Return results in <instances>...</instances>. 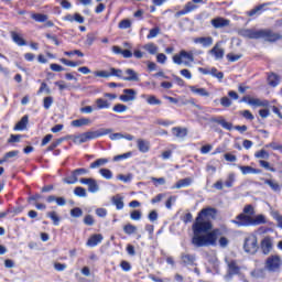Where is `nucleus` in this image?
<instances>
[{
    "label": "nucleus",
    "mask_w": 282,
    "mask_h": 282,
    "mask_svg": "<svg viewBox=\"0 0 282 282\" xmlns=\"http://www.w3.org/2000/svg\"><path fill=\"white\" fill-rule=\"evenodd\" d=\"M198 217L204 219V217H210V219H217V209L215 207H207L198 213Z\"/></svg>",
    "instance_id": "obj_14"
},
{
    "label": "nucleus",
    "mask_w": 282,
    "mask_h": 282,
    "mask_svg": "<svg viewBox=\"0 0 282 282\" xmlns=\"http://www.w3.org/2000/svg\"><path fill=\"white\" fill-rule=\"evenodd\" d=\"M130 219H132V221H140V219H142V212L134 209L130 213Z\"/></svg>",
    "instance_id": "obj_48"
},
{
    "label": "nucleus",
    "mask_w": 282,
    "mask_h": 282,
    "mask_svg": "<svg viewBox=\"0 0 282 282\" xmlns=\"http://www.w3.org/2000/svg\"><path fill=\"white\" fill-rule=\"evenodd\" d=\"M54 105V97L48 96L43 99V107L44 109H50Z\"/></svg>",
    "instance_id": "obj_49"
},
{
    "label": "nucleus",
    "mask_w": 282,
    "mask_h": 282,
    "mask_svg": "<svg viewBox=\"0 0 282 282\" xmlns=\"http://www.w3.org/2000/svg\"><path fill=\"white\" fill-rule=\"evenodd\" d=\"M109 133H113V130L109 128H101L96 131H88L76 135L73 141L75 144H85V142H89V140H96L97 138H102V135H109Z\"/></svg>",
    "instance_id": "obj_4"
},
{
    "label": "nucleus",
    "mask_w": 282,
    "mask_h": 282,
    "mask_svg": "<svg viewBox=\"0 0 282 282\" xmlns=\"http://www.w3.org/2000/svg\"><path fill=\"white\" fill-rule=\"evenodd\" d=\"M127 106L122 105V104H117L113 106L112 111H115L116 113H124V111H127Z\"/></svg>",
    "instance_id": "obj_51"
},
{
    "label": "nucleus",
    "mask_w": 282,
    "mask_h": 282,
    "mask_svg": "<svg viewBox=\"0 0 282 282\" xmlns=\"http://www.w3.org/2000/svg\"><path fill=\"white\" fill-rule=\"evenodd\" d=\"M70 217H74L75 219L83 217V209L80 207H74L70 209Z\"/></svg>",
    "instance_id": "obj_46"
},
{
    "label": "nucleus",
    "mask_w": 282,
    "mask_h": 282,
    "mask_svg": "<svg viewBox=\"0 0 282 282\" xmlns=\"http://www.w3.org/2000/svg\"><path fill=\"white\" fill-rule=\"evenodd\" d=\"M228 271L225 275V281H232V276L239 274L241 272V268L237 264V261L232 260L230 262H227Z\"/></svg>",
    "instance_id": "obj_9"
},
{
    "label": "nucleus",
    "mask_w": 282,
    "mask_h": 282,
    "mask_svg": "<svg viewBox=\"0 0 282 282\" xmlns=\"http://www.w3.org/2000/svg\"><path fill=\"white\" fill-rule=\"evenodd\" d=\"M110 76H116L117 78H121L123 80L124 76H122V69L111 67L109 72Z\"/></svg>",
    "instance_id": "obj_45"
},
{
    "label": "nucleus",
    "mask_w": 282,
    "mask_h": 282,
    "mask_svg": "<svg viewBox=\"0 0 282 282\" xmlns=\"http://www.w3.org/2000/svg\"><path fill=\"white\" fill-rule=\"evenodd\" d=\"M212 25L216 30H219L221 28H228V25H230V20L224 18H216L212 20Z\"/></svg>",
    "instance_id": "obj_16"
},
{
    "label": "nucleus",
    "mask_w": 282,
    "mask_h": 282,
    "mask_svg": "<svg viewBox=\"0 0 282 282\" xmlns=\"http://www.w3.org/2000/svg\"><path fill=\"white\" fill-rule=\"evenodd\" d=\"M127 77H123V80H128L130 83H140V75L133 70V68L126 69Z\"/></svg>",
    "instance_id": "obj_17"
},
{
    "label": "nucleus",
    "mask_w": 282,
    "mask_h": 282,
    "mask_svg": "<svg viewBox=\"0 0 282 282\" xmlns=\"http://www.w3.org/2000/svg\"><path fill=\"white\" fill-rule=\"evenodd\" d=\"M99 173H100L101 177H104L105 180L113 178V172H111V170H109V169H100Z\"/></svg>",
    "instance_id": "obj_41"
},
{
    "label": "nucleus",
    "mask_w": 282,
    "mask_h": 282,
    "mask_svg": "<svg viewBox=\"0 0 282 282\" xmlns=\"http://www.w3.org/2000/svg\"><path fill=\"white\" fill-rule=\"evenodd\" d=\"M259 165L262 169H265V171H270L271 173H276V169L270 166V162L265 161V160H260L259 161Z\"/></svg>",
    "instance_id": "obj_42"
},
{
    "label": "nucleus",
    "mask_w": 282,
    "mask_h": 282,
    "mask_svg": "<svg viewBox=\"0 0 282 282\" xmlns=\"http://www.w3.org/2000/svg\"><path fill=\"white\" fill-rule=\"evenodd\" d=\"M240 36L245 39H263L269 41V43H274L281 39V34L274 33L270 30H254V29H243L239 31Z\"/></svg>",
    "instance_id": "obj_3"
},
{
    "label": "nucleus",
    "mask_w": 282,
    "mask_h": 282,
    "mask_svg": "<svg viewBox=\"0 0 282 282\" xmlns=\"http://www.w3.org/2000/svg\"><path fill=\"white\" fill-rule=\"evenodd\" d=\"M172 133L175 138L184 140L188 135V129L182 127L172 128Z\"/></svg>",
    "instance_id": "obj_19"
},
{
    "label": "nucleus",
    "mask_w": 282,
    "mask_h": 282,
    "mask_svg": "<svg viewBox=\"0 0 282 282\" xmlns=\"http://www.w3.org/2000/svg\"><path fill=\"white\" fill-rule=\"evenodd\" d=\"M94 75L97 76L98 78H111L110 73L107 70H96Z\"/></svg>",
    "instance_id": "obj_57"
},
{
    "label": "nucleus",
    "mask_w": 282,
    "mask_h": 282,
    "mask_svg": "<svg viewBox=\"0 0 282 282\" xmlns=\"http://www.w3.org/2000/svg\"><path fill=\"white\" fill-rule=\"evenodd\" d=\"M268 83H269L270 87H276L279 85V75L271 73L268 76Z\"/></svg>",
    "instance_id": "obj_38"
},
{
    "label": "nucleus",
    "mask_w": 282,
    "mask_h": 282,
    "mask_svg": "<svg viewBox=\"0 0 282 282\" xmlns=\"http://www.w3.org/2000/svg\"><path fill=\"white\" fill-rule=\"evenodd\" d=\"M264 181V184L271 188L274 193H281V185L276 183L274 180L269 178H262Z\"/></svg>",
    "instance_id": "obj_28"
},
{
    "label": "nucleus",
    "mask_w": 282,
    "mask_h": 282,
    "mask_svg": "<svg viewBox=\"0 0 282 282\" xmlns=\"http://www.w3.org/2000/svg\"><path fill=\"white\" fill-rule=\"evenodd\" d=\"M59 61H61V63H63V65H66L67 67H78V65H80V63L72 62L67 58H61Z\"/></svg>",
    "instance_id": "obj_55"
},
{
    "label": "nucleus",
    "mask_w": 282,
    "mask_h": 282,
    "mask_svg": "<svg viewBox=\"0 0 282 282\" xmlns=\"http://www.w3.org/2000/svg\"><path fill=\"white\" fill-rule=\"evenodd\" d=\"M181 260L184 263V265H195V261L197 260V258L195 257V254L182 253Z\"/></svg>",
    "instance_id": "obj_23"
},
{
    "label": "nucleus",
    "mask_w": 282,
    "mask_h": 282,
    "mask_svg": "<svg viewBox=\"0 0 282 282\" xmlns=\"http://www.w3.org/2000/svg\"><path fill=\"white\" fill-rule=\"evenodd\" d=\"M235 180H236V175L235 173H229L227 176V180L225 181V186L226 188H232V186L235 185Z\"/></svg>",
    "instance_id": "obj_40"
},
{
    "label": "nucleus",
    "mask_w": 282,
    "mask_h": 282,
    "mask_svg": "<svg viewBox=\"0 0 282 282\" xmlns=\"http://www.w3.org/2000/svg\"><path fill=\"white\" fill-rule=\"evenodd\" d=\"M31 19H33V21H36L37 23H45V21H47V14L32 13Z\"/></svg>",
    "instance_id": "obj_36"
},
{
    "label": "nucleus",
    "mask_w": 282,
    "mask_h": 282,
    "mask_svg": "<svg viewBox=\"0 0 282 282\" xmlns=\"http://www.w3.org/2000/svg\"><path fill=\"white\" fill-rule=\"evenodd\" d=\"M152 182L154 186H164V184H166V180L164 177H152Z\"/></svg>",
    "instance_id": "obj_61"
},
{
    "label": "nucleus",
    "mask_w": 282,
    "mask_h": 282,
    "mask_svg": "<svg viewBox=\"0 0 282 282\" xmlns=\"http://www.w3.org/2000/svg\"><path fill=\"white\" fill-rule=\"evenodd\" d=\"M260 248L262 250V254H270L272 252V237L267 236L261 240Z\"/></svg>",
    "instance_id": "obj_12"
},
{
    "label": "nucleus",
    "mask_w": 282,
    "mask_h": 282,
    "mask_svg": "<svg viewBox=\"0 0 282 282\" xmlns=\"http://www.w3.org/2000/svg\"><path fill=\"white\" fill-rule=\"evenodd\" d=\"M174 65H184L185 67H192L193 63H195V56L193 52H188L185 50L180 51V53L175 54L172 57Z\"/></svg>",
    "instance_id": "obj_5"
},
{
    "label": "nucleus",
    "mask_w": 282,
    "mask_h": 282,
    "mask_svg": "<svg viewBox=\"0 0 282 282\" xmlns=\"http://www.w3.org/2000/svg\"><path fill=\"white\" fill-rule=\"evenodd\" d=\"M265 149H272L273 151H281L282 152V145L276 142H271L264 145Z\"/></svg>",
    "instance_id": "obj_53"
},
{
    "label": "nucleus",
    "mask_w": 282,
    "mask_h": 282,
    "mask_svg": "<svg viewBox=\"0 0 282 282\" xmlns=\"http://www.w3.org/2000/svg\"><path fill=\"white\" fill-rule=\"evenodd\" d=\"M74 194L77 197H87V189H85L84 187L78 186V187H75Z\"/></svg>",
    "instance_id": "obj_50"
},
{
    "label": "nucleus",
    "mask_w": 282,
    "mask_h": 282,
    "mask_svg": "<svg viewBox=\"0 0 282 282\" xmlns=\"http://www.w3.org/2000/svg\"><path fill=\"white\" fill-rule=\"evenodd\" d=\"M109 162L108 159H98L90 164V169H98V166H105Z\"/></svg>",
    "instance_id": "obj_44"
},
{
    "label": "nucleus",
    "mask_w": 282,
    "mask_h": 282,
    "mask_svg": "<svg viewBox=\"0 0 282 282\" xmlns=\"http://www.w3.org/2000/svg\"><path fill=\"white\" fill-rule=\"evenodd\" d=\"M46 217H48V219H52L54 226H59L61 217L58 216V214L56 212H48L46 214Z\"/></svg>",
    "instance_id": "obj_34"
},
{
    "label": "nucleus",
    "mask_w": 282,
    "mask_h": 282,
    "mask_svg": "<svg viewBox=\"0 0 282 282\" xmlns=\"http://www.w3.org/2000/svg\"><path fill=\"white\" fill-rule=\"evenodd\" d=\"M193 184V180L189 177L180 180L173 188H186V186H191Z\"/></svg>",
    "instance_id": "obj_32"
},
{
    "label": "nucleus",
    "mask_w": 282,
    "mask_h": 282,
    "mask_svg": "<svg viewBox=\"0 0 282 282\" xmlns=\"http://www.w3.org/2000/svg\"><path fill=\"white\" fill-rule=\"evenodd\" d=\"M45 91L47 95L52 94V89H50V86H47V83L43 82L41 84V87L37 90V94H43Z\"/></svg>",
    "instance_id": "obj_54"
},
{
    "label": "nucleus",
    "mask_w": 282,
    "mask_h": 282,
    "mask_svg": "<svg viewBox=\"0 0 282 282\" xmlns=\"http://www.w3.org/2000/svg\"><path fill=\"white\" fill-rule=\"evenodd\" d=\"M158 34H160V28L151 29L147 39H155V36H158Z\"/></svg>",
    "instance_id": "obj_62"
},
{
    "label": "nucleus",
    "mask_w": 282,
    "mask_h": 282,
    "mask_svg": "<svg viewBox=\"0 0 282 282\" xmlns=\"http://www.w3.org/2000/svg\"><path fill=\"white\" fill-rule=\"evenodd\" d=\"M84 224H85V226H94V224H96V220H94L93 215H86L84 217Z\"/></svg>",
    "instance_id": "obj_60"
},
{
    "label": "nucleus",
    "mask_w": 282,
    "mask_h": 282,
    "mask_svg": "<svg viewBox=\"0 0 282 282\" xmlns=\"http://www.w3.org/2000/svg\"><path fill=\"white\" fill-rule=\"evenodd\" d=\"M249 105L251 107H270V101L268 100H261L259 98H251L249 99Z\"/></svg>",
    "instance_id": "obj_27"
},
{
    "label": "nucleus",
    "mask_w": 282,
    "mask_h": 282,
    "mask_svg": "<svg viewBox=\"0 0 282 282\" xmlns=\"http://www.w3.org/2000/svg\"><path fill=\"white\" fill-rule=\"evenodd\" d=\"M119 99L122 102H131L135 100V91L131 88L123 89V95H120Z\"/></svg>",
    "instance_id": "obj_15"
},
{
    "label": "nucleus",
    "mask_w": 282,
    "mask_h": 282,
    "mask_svg": "<svg viewBox=\"0 0 282 282\" xmlns=\"http://www.w3.org/2000/svg\"><path fill=\"white\" fill-rule=\"evenodd\" d=\"M265 4H260L258 7H256L254 9L248 11V17H254V14H260L261 13V10H263Z\"/></svg>",
    "instance_id": "obj_52"
},
{
    "label": "nucleus",
    "mask_w": 282,
    "mask_h": 282,
    "mask_svg": "<svg viewBox=\"0 0 282 282\" xmlns=\"http://www.w3.org/2000/svg\"><path fill=\"white\" fill-rule=\"evenodd\" d=\"M119 30H129L131 28V20L124 19L121 20L118 24Z\"/></svg>",
    "instance_id": "obj_47"
},
{
    "label": "nucleus",
    "mask_w": 282,
    "mask_h": 282,
    "mask_svg": "<svg viewBox=\"0 0 282 282\" xmlns=\"http://www.w3.org/2000/svg\"><path fill=\"white\" fill-rule=\"evenodd\" d=\"M148 105H162V100L158 99L154 95H151L147 99Z\"/></svg>",
    "instance_id": "obj_56"
},
{
    "label": "nucleus",
    "mask_w": 282,
    "mask_h": 282,
    "mask_svg": "<svg viewBox=\"0 0 282 282\" xmlns=\"http://www.w3.org/2000/svg\"><path fill=\"white\" fill-rule=\"evenodd\" d=\"M89 174V170L79 167L74 170L68 177L63 178L64 184H76L78 177Z\"/></svg>",
    "instance_id": "obj_8"
},
{
    "label": "nucleus",
    "mask_w": 282,
    "mask_h": 282,
    "mask_svg": "<svg viewBox=\"0 0 282 282\" xmlns=\"http://www.w3.org/2000/svg\"><path fill=\"white\" fill-rule=\"evenodd\" d=\"M194 43L196 45H203V47H210V45H213V37L212 36L196 37L194 39Z\"/></svg>",
    "instance_id": "obj_24"
},
{
    "label": "nucleus",
    "mask_w": 282,
    "mask_h": 282,
    "mask_svg": "<svg viewBox=\"0 0 282 282\" xmlns=\"http://www.w3.org/2000/svg\"><path fill=\"white\" fill-rule=\"evenodd\" d=\"M98 191H100V185H98V182L95 178H91L88 183V192L98 193Z\"/></svg>",
    "instance_id": "obj_35"
},
{
    "label": "nucleus",
    "mask_w": 282,
    "mask_h": 282,
    "mask_svg": "<svg viewBox=\"0 0 282 282\" xmlns=\"http://www.w3.org/2000/svg\"><path fill=\"white\" fill-rule=\"evenodd\" d=\"M137 231L138 227H135V225L128 224L123 227V232H126V235H134Z\"/></svg>",
    "instance_id": "obj_43"
},
{
    "label": "nucleus",
    "mask_w": 282,
    "mask_h": 282,
    "mask_svg": "<svg viewBox=\"0 0 282 282\" xmlns=\"http://www.w3.org/2000/svg\"><path fill=\"white\" fill-rule=\"evenodd\" d=\"M220 105L223 107H231L232 100H230V98H228V97H223V98H220Z\"/></svg>",
    "instance_id": "obj_64"
},
{
    "label": "nucleus",
    "mask_w": 282,
    "mask_h": 282,
    "mask_svg": "<svg viewBox=\"0 0 282 282\" xmlns=\"http://www.w3.org/2000/svg\"><path fill=\"white\" fill-rule=\"evenodd\" d=\"M254 158L257 160H270V153L268 151H265L264 149H262L254 153Z\"/></svg>",
    "instance_id": "obj_37"
},
{
    "label": "nucleus",
    "mask_w": 282,
    "mask_h": 282,
    "mask_svg": "<svg viewBox=\"0 0 282 282\" xmlns=\"http://www.w3.org/2000/svg\"><path fill=\"white\" fill-rule=\"evenodd\" d=\"M209 122H215L216 124H220V127H223V129H226L227 131H232V123L226 121V119L221 116L212 117L209 119Z\"/></svg>",
    "instance_id": "obj_10"
},
{
    "label": "nucleus",
    "mask_w": 282,
    "mask_h": 282,
    "mask_svg": "<svg viewBox=\"0 0 282 282\" xmlns=\"http://www.w3.org/2000/svg\"><path fill=\"white\" fill-rule=\"evenodd\" d=\"M95 105L97 109H109V107H111V102L102 98L96 99Z\"/></svg>",
    "instance_id": "obj_31"
},
{
    "label": "nucleus",
    "mask_w": 282,
    "mask_h": 282,
    "mask_svg": "<svg viewBox=\"0 0 282 282\" xmlns=\"http://www.w3.org/2000/svg\"><path fill=\"white\" fill-rule=\"evenodd\" d=\"M254 206L246 205L242 213L236 216V219L230 220L237 228H249L250 226H263L268 224V218L263 214L254 216Z\"/></svg>",
    "instance_id": "obj_2"
},
{
    "label": "nucleus",
    "mask_w": 282,
    "mask_h": 282,
    "mask_svg": "<svg viewBox=\"0 0 282 282\" xmlns=\"http://www.w3.org/2000/svg\"><path fill=\"white\" fill-rule=\"evenodd\" d=\"M137 147L140 153H149L151 149V143L144 139H138Z\"/></svg>",
    "instance_id": "obj_20"
},
{
    "label": "nucleus",
    "mask_w": 282,
    "mask_h": 282,
    "mask_svg": "<svg viewBox=\"0 0 282 282\" xmlns=\"http://www.w3.org/2000/svg\"><path fill=\"white\" fill-rule=\"evenodd\" d=\"M91 123L89 118H80L72 121V127H88Z\"/></svg>",
    "instance_id": "obj_29"
},
{
    "label": "nucleus",
    "mask_w": 282,
    "mask_h": 282,
    "mask_svg": "<svg viewBox=\"0 0 282 282\" xmlns=\"http://www.w3.org/2000/svg\"><path fill=\"white\" fill-rule=\"evenodd\" d=\"M209 54L215 56L216 61H221L226 54V51L221 48V42H217L215 46L209 51Z\"/></svg>",
    "instance_id": "obj_11"
},
{
    "label": "nucleus",
    "mask_w": 282,
    "mask_h": 282,
    "mask_svg": "<svg viewBox=\"0 0 282 282\" xmlns=\"http://www.w3.org/2000/svg\"><path fill=\"white\" fill-rule=\"evenodd\" d=\"M117 180H120V182H124V184H128V182H131V180H133V176L131 174H128V175L119 174L117 176Z\"/></svg>",
    "instance_id": "obj_58"
},
{
    "label": "nucleus",
    "mask_w": 282,
    "mask_h": 282,
    "mask_svg": "<svg viewBox=\"0 0 282 282\" xmlns=\"http://www.w3.org/2000/svg\"><path fill=\"white\" fill-rule=\"evenodd\" d=\"M143 50H145V52H148L149 54L155 55L158 54V45H155L154 43H148L143 46Z\"/></svg>",
    "instance_id": "obj_39"
},
{
    "label": "nucleus",
    "mask_w": 282,
    "mask_h": 282,
    "mask_svg": "<svg viewBox=\"0 0 282 282\" xmlns=\"http://www.w3.org/2000/svg\"><path fill=\"white\" fill-rule=\"evenodd\" d=\"M98 243H102V236L100 234L93 235L86 242L89 248H96Z\"/></svg>",
    "instance_id": "obj_18"
},
{
    "label": "nucleus",
    "mask_w": 282,
    "mask_h": 282,
    "mask_svg": "<svg viewBox=\"0 0 282 282\" xmlns=\"http://www.w3.org/2000/svg\"><path fill=\"white\" fill-rule=\"evenodd\" d=\"M185 12L191 13L194 12V10H197V6L194 2H187L184 7Z\"/></svg>",
    "instance_id": "obj_59"
},
{
    "label": "nucleus",
    "mask_w": 282,
    "mask_h": 282,
    "mask_svg": "<svg viewBox=\"0 0 282 282\" xmlns=\"http://www.w3.org/2000/svg\"><path fill=\"white\" fill-rule=\"evenodd\" d=\"M240 115L246 118V120H254V115L250 112V110H242L240 111Z\"/></svg>",
    "instance_id": "obj_63"
},
{
    "label": "nucleus",
    "mask_w": 282,
    "mask_h": 282,
    "mask_svg": "<svg viewBox=\"0 0 282 282\" xmlns=\"http://www.w3.org/2000/svg\"><path fill=\"white\" fill-rule=\"evenodd\" d=\"M11 39L13 43H15V45H19V47H23L24 45H28V42H25V40L14 31L11 32Z\"/></svg>",
    "instance_id": "obj_26"
},
{
    "label": "nucleus",
    "mask_w": 282,
    "mask_h": 282,
    "mask_svg": "<svg viewBox=\"0 0 282 282\" xmlns=\"http://www.w3.org/2000/svg\"><path fill=\"white\" fill-rule=\"evenodd\" d=\"M243 250H245V252H248L249 254H257V250H259V242L257 240L256 235H249L245 239Z\"/></svg>",
    "instance_id": "obj_7"
},
{
    "label": "nucleus",
    "mask_w": 282,
    "mask_h": 282,
    "mask_svg": "<svg viewBox=\"0 0 282 282\" xmlns=\"http://www.w3.org/2000/svg\"><path fill=\"white\" fill-rule=\"evenodd\" d=\"M192 230L194 232L192 245L195 246V248H208V246H217V236L219 235V229L213 230V224L208 220H204L202 216L196 217V220L192 226Z\"/></svg>",
    "instance_id": "obj_1"
},
{
    "label": "nucleus",
    "mask_w": 282,
    "mask_h": 282,
    "mask_svg": "<svg viewBox=\"0 0 282 282\" xmlns=\"http://www.w3.org/2000/svg\"><path fill=\"white\" fill-rule=\"evenodd\" d=\"M189 89L193 94L203 96V98H208L210 96V93L206 90V88H196L195 86H191Z\"/></svg>",
    "instance_id": "obj_30"
},
{
    "label": "nucleus",
    "mask_w": 282,
    "mask_h": 282,
    "mask_svg": "<svg viewBox=\"0 0 282 282\" xmlns=\"http://www.w3.org/2000/svg\"><path fill=\"white\" fill-rule=\"evenodd\" d=\"M112 52L113 54H121L123 58H131L133 56V52H131V50H122L120 46H112Z\"/></svg>",
    "instance_id": "obj_22"
},
{
    "label": "nucleus",
    "mask_w": 282,
    "mask_h": 282,
    "mask_svg": "<svg viewBox=\"0 0 282 282\" xmlns=\"http://www.w3.org/2000/svg\"><path fill=\"white\" fill-rule=\"evenodd\" d=\"M282 268V259L279 254H271L264 262V270L268 272H280Z\"/></svg>",
    "instance_id": "obj_6"
},
{
    "label": "nucleus",
    "mask_w": 282,
    "mask_h": 282,
    "mask_svg": "<svg viewBox=\"0 0 282 282\" xmlns=\"http://www.w3.org/2000/svg\"><path fill=\"white\" fill-rule=\"evenodd\" d=\"M250 276L254 280L265 279V271L263 269H254L250 272Z\"/></svg>",
    "instance_id": "obj_33"
},
{
    "label": "nucleus",
    "mask_w": 282,
    "mask_h": 282,
    "mask_svg": "<svg viewBox=\"0 0 282 282\" xmlns=\"http://www.w3.org/2000/svg\"><path fill=\"white\" fill-rule=\"evenodd\" d=\"M111 202L118 210H122V208H124V197H122L120 194L112 196Z\"/></svg>",
    "instance_id": "obj_25"
},
{
    "label": "nucleus",
    "mask_w": 282,
    "mask_h": 282,
    "mask_svg": "<svg viewBox=\"0 0 282 282\" xmlns=\"http://www.w3.org/2000/svg\"><path fill=\"white\" fill-rule=\"evenodd\" d=\"M242 175H261L262 171L260 169H254L250 165H238Z\"/></svg>",
    "instance_id": "obj_13"
},
{
    "label": "nucleus",
    "mask_w": 282,
    "mask_h": 282,
    "mask_svg": "<svg viewBox=\"0 0 282 282\" xmlns=\"http://www.w3.org/2000/svg\"><path fill=\"white\" fill-rule=\"evenodd\" d=\"M29 122L30 117L28 115L23 116L21 120L14 126V131H25V129H28Z\"/></svg>",
    "instance_id": "obj_21"
}]
</instances>
